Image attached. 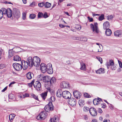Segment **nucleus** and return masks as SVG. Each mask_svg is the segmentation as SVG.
Returning a JSON list of instances; mask_svg holds the SVG:
<instances>
[{"label": "nucleus", "instance_id": "obj_1", "mask_svg": "<svg viewBox=\"0 0 122 122\" xmlns=\"http://www.w3.org/2000/svg\"><path fill=\"white\" fill-rule=\"evenodd\" d=\"M30 58V62L31 65L32 67L33 66L36 67H38L40 63V59L38 56H35L33 58L32 57H29Z\"/></svg>", "mask_w": 122, "mask_h": 122}, {"label": "nucleus", "instance_id": "obj_2", "mask_svg": "<svg viewBox=\"0 0 122 122\" xmlns=\"http://www.w3.org/2000/svg\"><path fill=\"white\" fill-rule=\"evenodd\" d=\"M50 77L47 76H44L42 75H40L39 77V81H42L44 82L45 83V87L47 89L48 84L47 83H49V82L50 80Z\"/></svg>", "mask_w": 122, "mask_h": 122}, {"label": "nucleus", "instance_id": "obj_3", "mask_svg": "<svg viewBox=\"0 0 122 122\" xmlns=\"http://www.w3.org/2000/svg\"><path fill=\"white\" fill-rule=\"evenodd\" d=\"M30 61V57H28L27 58L26 61H25L24 60L22 61H21L22 66L23 67L24 66L25 68H23L24 70H26L28 68V66L30 67H32V66H30L31 65Z\"/></svg>", "mask_w": 122, "mask_h": 122}, {"label": "nucleus", "instance_id": "obj_4", "mask_svg": "<svg viewBox=\"0 0 122 122\" xmlns=\"http://www.w3.org/2000/svg\"><path fill=\"white\" fill-rule=\"evenodd\" d=\"M50 80L49 82V83H47L48 84V86L47 90L50 92L51 91V90L50 87L51 86L54 84L56 82V79L55 77H52L51 78L50 77Z\"/></svg>", "mask_w": 122, "mask_h": 122}, {"label": "nucleus", "instance_id": "obj_5", "mask_svg": "<svg viewBox=\"0 0 122 122\" xmlns=\"http://www.w3.org/2000/svg\"><path fill=\"white\" fill-rule=\"evenodd\" d=\"M16 48L17 49H20L19 47H14L13 48L11 49H10L8 51V57L10 58L13 56L16 53H17L19 52L18 50L15 51L13 50L14 49Z\"/></svg>", "mask_w": 122, "mask_h": 122}, {"label": "nucleus", "instance_id": "obj_6", "mask_svg": "<svg viewBox=\"0 0 122 122\" xmlns=\"http://www.w3.org/2000/svg\"><path fill=\"white\" fill-rule=\"evenodd\" d=\"M47 114L46 111L41 112L37 117V119L40 120H43L46 118Z\"/></svg>", "mask_w": 122, "mask_h": 122}, {"label": "nucleus", "instance_id": "obj_7", "mask_svg": "<svg viewBox=\"0 0 122 122\" xmlns=\"http://www.w3.org/2000/svg\"><path fill=\"white\" fill-rule=\"evenodd\" d=\"M44 109L46 112H49L51 110H53V107L51 102H50L48 104L46 105Z\"/></svg>", "mask_w": 122, "mask_h": 122}, {"label": "nucleus", "instance_id": "obj_8", "mask_svg": "<svg viewBox=\"0 0 122 122\" xmlns=\"http://www.w3.org/2000/svg\"><path fill=\"white\" fill-rule=\"evenodd\" d=\"M62 95L63 97L66 99L70 98L71 96V94L70 92L66 91L62 92Z\"/></svg>", "mask_w": 122, "mask_h": 122}, {"label": "nucleus", "instance_id": "obj_9", "mask_svg": "<svg viewBox=\"0 0 122 122\" xmlns=\"http://www.w3.org/2000/svg\"><path fill=\"white\" fill-rule=\"evenodd\" d=\"M14 68L16 71H19L21 70L23 67L21 64L18 63H15L13 64Z\"/></svg>", "mask_w": 122, "mask_h": 122}, {"label": "nucleus", "instance_id": "obj_10", "mask_svg": "<svg viewBox=\"0 0 122 122\" xmlns=\"http://www.w3.org/2000/svg\"><path fill=\"white\" fill-rule=\"evenodd\" d=\"M68 103L69 104L72 106H74L76 104V101L75 98H70L68 101Z\"/></svg>", "mask_w": 122, "mask_h": 122}, {"label": "nucleus", "instance_id": "obj_11", "mask_svg": "<svg viewBox=\"0 0 122 122\" xmlns=\"http://www.w3.org/2000/svg\"><path fill=\"white\" fill-rule=\"evenodd\" d=\"M46 69V71L48 74H51L53 73V70L52 69V65L51 64L49 63L47 64Z\"/></svg>", "mask_w": 122, "mask_h": 122}, {"label": "nucleus", "instance_id": "obj_12", "mask_svg": "<svg viewBox=\"0 0 122 122\" xmlns=\"http://www.w3.org/2000/svg\"><path fill=\"white\" fill-rule=\"evenodd\" d=\"M89 112L90 114L93 116H96L97 114L96 109L94 108L91 107L89 109Z\"/></svg>", "mask_w": 122, "mask_h": 122}, {"label": "nucleus", "instance_id": "obj_13", "mask_svg": "<svg viewBox=\"0 0 122 122\" xmlns=\"http://www.w3.org/2000/svg\"><path fill=\"white\" fill-rule=\"evenodd\" d=\"M33 86L38 91L40 90V88L41 86V83L39 81H36L34 83Z\"/></svg>", "mask_w": 122, "mask_h": 122}, {"label": "nucleus", "instance_id": "obj_14", "mask_svg": "<svg viewBox=\"0 0 122 122\" xmlns=\"http://www.w3.org/2000/svg\"><path fill=\"white\" fill-rule=\"evenodd\" d=\"M75 97L77 99H79L81 96V93L78 91H75L73 92Z\"/></svg>", "mask_w": 122, "mask_h": 122}, {"label": "nucleus", "instance_id": "obj_15", "mask_svg": "<svg viewBox=\"0 0 122 122\" xmlns=\"http://www.w3.org/2000/svg\"><path fill=\"white\" fill-rule=\"evenodd\" d=\"M47 66V65L44 63H42L41 65L40 69L43 73H44L46 71Z\"/></svg>", "mask_w": 122, "mask_h": 122}, {"label": "nucleus", "instance_id": "obj_16", "mask_svg": "<svg viewBox=\"0 0 122 122\" xmlns=\"http://www.w3.org/2000/svg\"><path fill=\"white\" fill-rule=\"evenodd\" d=\"M101 101L102 102V99L98 98V99H94L93 101V102L94 105H96L100 104Z\"/></svg>", "mask_w": 122, "mask_h": 122}, {"label": "nucleus", "instance_id": "obj_17", "mask_svg": "<svg viewBox=\"0 0 122 122\" xmlns=\"http://www.w3.org/2000/svg\"><path fill=\"white\" fill-rule=\"evenodd\" d=\"M115 36L120 37L122 35V30H118L115 31L114 32Z\"/></svg>", "mask_w": 122, "mask_h": 122}, {"label": "nucleus", "instance_id": "obj_18", "mask_svg": "<svg viewBox=\"0 0 122 122\" xmlns=\"http://www.w3.org/2000/svg\"><path fill=\"white\" fill-rule=\"evenodd\" d=\"M110 26V23L108 21L105 22L103 24V28L104 30L109 29Z\"/></svg>", "mask_w": 122, "mask_h": 122}, {"label": "nucleus", "instance_id": "obj_19", "mask_svg": "<svg viewBox=\"0 0 122 122\" xmlns=\"http://www.w3.org/2000/svg\"><path fill=\"white\" fill-rule=\"evenodd\" d=\"M61 87L63 88L68 87L69 86L68 83L65 81H63L62 82L61 84Z\"/></svg>", "mask_w": 122, "mask_h": 122}, {"label": "nucleus", "instance_id": "obj_20", "mask_svg": "<svg viewBox=\"0 0 122 122\" xmlns=\"http://www.w3.org/2000/svg\"><path fill=\"white\" fill-rule=\"evenodd\" d=\"M33 76V74L31 72H29L26 74V77L28 79H31Z\"/></svg>", "mask_w": 122, "mask_h": 122}, {"label": "nucleus", "instance_id": "obj_21", "mask_svg": "<svg viewBox=\"0 0 122 122\" xmlns=\"http://www.w3.org/2000/svg\"><path fill=\"white\" fill-rule=\"evenodd\" d=\"M13 15L15 18H18L20 16V13L19 11H16L14 12Z\"/></svg>", "mask_w": 122, "mask_h": 122}, {"label": "nucleus", "instance_id": "obj_22", "mask_svg": "<svg viewBox=\"0 0 122 122\" xmlns=\"http://www.w3.org/2000/svg\"><path fill=\"white\" fill-rule=\"evenodd\" d=\"M7 11V13L6 14L8 17L10 18L11 17L12 15V10L10 8H8Z\"/></svg>", "mask_w": 122, "mask_h": 122}, {"label": "nucleus", "instance_id": "obj_23", "mask_svg": "<svg viewBox=\"0 0 122 122\" xmlns=\"http://www.w3.org/2000/svg\"><path fill=\"white\" fill-rule=\"evenodd\" d=\"M62 92L61 89H58L57 92L56 96L59 97H62Z\"/></svg>", "mask_w": 122, "mask_h": 122}, {"label": "nucleus", "instance_id": "obj_24", "mask_svg": "<svg viewBox=\"0 0 122 122\" xmlns=\"http://www.w3.org/2000/svg\"><path fill=\"white\" fill-rule=\"evenodd\" d=\"M114 63L113 61L112 60H110L109 62H107L106 63L107 67L108 68V67L110 66L113 65Z\"/></svg>", "mask_w": 122, "mask_h": 122}, {"label": "nucleus", "instance_id": "obj_25", "mask_svg": "<svg viewBox=\"0 0 122 122\" xmlns=\"http://www.w3.org/2000/svg\"><path fill=\"white\" fill-rule=\"evenodd\" d=\"M50 121L51 122H58V117L57 116H55L53 118H51Z\"/></svg>", "mask_w": 122, "mask_h": 122}, {"label": "nucleus", "instance_id": "obj_26", "mask_svg": "<svg viewBox=\"0 0 122 122\" xmlns=\"http://www.w3.org/2000/svg\"><path fill=\"white\" fill-rule=\"evenodd\" d=\"M80 64L81 66L80 69L83 71L86 70V68L85 64L83 62H82Z\"/></svg>", "mask_w": 122, "mask_h": 122}, {"label": "nucleus", "instance_id": "obj_27", "mask_svg": "<svg viewBox=\"0 0 122 122\" xmlns=\"http://www.w3.org/2000/svg\"><path fill=\"white\" fill-rule=\"evenodd\" d=\"M105 71L103 68H100L96 71L97 74H101L104 73Z\"/></svg>", "mask_w": 122, "mask_h": 122}, {"label": "nucleus", "instance_id": "obj_28", "mask_svg": "<svg viewBox=\"0 0 122 122\" xmlns=\"http://www.w3.org/2000/svg\"><path fill=\"white\" fill-rule=\"evenodd\" d=\"M105 31L106 35L107 36H110L112 34V32L111 30L109 29H106Z\"/></svg>", "mask_w": 122, "mask_h": 122}, {"label": "nucleus", "instance_id": "obj_29", "mask_svg": "<svg viewBox=\"0 0 122 122\" xmlns=\"http://www.w3.org/2000/svg\"><path fill=\"white\" fill-rule=\"evenodd\" d=\"M47 91L44 92L42 93L41 94V97L44 100H45L47 96Z\"/></svg>", "mask_w": 122, "mask_h": 122}, {"label": "nucleus", "instance_id": "obj_30", "mask_svg": "<svg viewBox=\"0 0 122 122\" xmlns=\"http://www.w3.org/2000/svg\"><path fill=\"white\" fill-rule=\"evenodd\" d=\"M76 39L77 40H80L83 41H86L87 40V38L85 37H77L76 38Z\"/></svg>", "mask_w": 122, "mask_h": 122}, {"label": "nucleus", "instance_id": "obj_31", "mask_svg": "<svg viewBox=\"0 0 122 122\" xmlns=\"http://www.w3.org/2000/svg\"><path fill=\"white\" fill-rule=\"evenodd\" d=\"M79 103L80 106L82 107L85 104V102L84 100L80 99L79 100Z\"/></svg>", "mask_w": 122, "mask_h": 122}, {"label": "nucleus", "instance_id": "obj_32", "mask_svg": "<svg viewBox=\"0 0 122 122\" xmlns=\"http://www.w3.org/2000/svg\"><path fill=\"white\" fill-rule=\"evenodd\" d=\"M13 60L16 61H19L21 60V58L18 56L16 55L14 57Z\"/></svg>", "mask_w": 122, "mask_h": 122}, {"label": "nucleus", "instance_id": "obj_33", "mask_svg": "<svg viewBox=\"0 0 122 122\" xmlns=\"http://www.w3.org/2000/svg\"><path fill=\"white\" fill-rule=\"evenodd\" d=\"M15 117L14 114H10L9 116V118L10 122L12 121Z\"/></svg>", "mask_w": 122, "mask_h": 122}, {"label": "nucleus", "instance_id": "obj_34", "mask_svg": "<svg viewBox=\"0 0 122 122\" xmlns=\"http://www.w3.org/2000/svg\"><path fill=\"white\" fill-rule=\"evenodd\" d=\"M94 25L95 29V31L97 33H98L99 32V30L97 26L98 24L97 22H96L94 23Z\"/></svg>", "mask_w": 122, "mask_h": 122}, {"label": "nucleus", "instance_id": "obj_35", "mask_svg": "<svg viewBox=\"0 0 122 122\" xmlns=\"http://www.w3.org/2000/svg\"><path fill=\"white\" fill-rule=\"evenodd\" d=\"M51 6V4L48 2H46L44 4V6L45 8H49Z\"/></svg>", "mask_w": 122, "mask_h": 122}, {"label": "nucleus", "instance_id": "obj_36", "mask_svg": "<svg viewBox=\"0 0 122 122\" xmlns=\"http://www.w3.org/2000/svg\"><path fill=\"white\" fill-rule=\"evenodd\" d=\"M104 19V15L103 14H102L99 17L98 20L99 21H102Z\"/></svg>", "mask_w": 122, "mask_h": 122}, {"label": "nucleus", "instance_id": "obj_37", "mask_svg": "<svg viewBox=\"0 0 122 122\" xmlns=\"http://www.w3.org/2000/svg\"><path fill=\"white\" fill-rule=\"evenodd\" d=\"M2 12V13L4 14H6L7 13V11L8 10V9H6L5 8H3L2 9V10H1Z\"/></svg>", "mask_w": 122, "mask_h": 122}, {"label": "nucleus", "instance_id": "obj_38", "mask_svg": "<svg viewBox=\"0 0 122 122\" xmlns=\"http://www.w3.org/2000/svg\"><path fill=\"white\" fill-rule=\"evenodd\" d=\"M36 16V15L34 14H31L30 15V18L31 19H34L35 18Z\"/></svg>", "mask_w": 122, "mask_h": 122}, {"label": "nucleus", "instance_id": "obj_39", "mask_svg": "<svg viewBox=\"0 0 122 122\" xmlns=\"http://www.w3.org/2000/svg\"><path fill=\"white\" fill-rule=\"evenodd\" d=\"M34 80H32L31 82L30 83L28 84V85L30 87L32 86V85L34 84Z\"/></svg>", "mask_w": 122, "mask_h": 122}, {"label": "nucleus", "instance_id": "obj_40", "mask_svg": "<svg viewBox=\"0 0 122 122\" xmlns=\"http://www.w3.org/2000/svg\"><path fill=\"white\" fill-rule=\"evenodd\" d=\"M84 96L85 97L87 98H90L91 97V96L89 94L86 92L84 93Z\"/></svg>", "mask_w": 122, "mask_h": 122}, {"label": "nucleus", "instance_id": "obj_41", "mask_svg": "<svg viewBox=\"0 0 122 122\" xmlns=\"http://www.w3.org/2000/svg\"><path fill=\"white\" fill-rule=\"evenodd\" d=\"M90 26L91 28V29L94 32L95 31V27L92 24H90Z\"/></svg>", "mask_w": 122, "mask_h": 122}, {"label": "nucleus", "instance_id": "obj_42", "mask_svg": "<svg viewBox=\"0 0 122 122\" xmlns=\"http://www.w3.org/2000/svg\"><path fill=\"white\" fill-rule=\"evenodd\" d=\"M22 19L24 20H25L26 18V13L25 12H23L22 13Z\"/></svg>", "mask_w": 122, "mask_h": 122}, {"label": "nucleus", "instance_id": "obj_43", "mask_svg": "<svg viewBox=\"0 0 122 122\" xmlns=\"http://www.w3.org/2000/svg\"><path fill=\"white\" fill-rule=\"evenodd\" d=\"M31 96L35 99L37 100H38V97L34 94H32L31 95Z\"/></svg>", "mask_w": 122, "mask_h": 122}, {"label": "nucleus", "instance_id": "obj_44", "mask_svg": "<svg viewBox=\"0 0 122 122\" xmlns=\"http://www.w3.org/2000/svg\"><path fill=\"white\" fill-rule=\"evenodd\" d=\"M113 18V16L112 15L110 16L108 15L107 17V19L108 20H111Z\"/></svg>", "mask_w": 122, "mask_h": 122}, {"label": "nucleus", "instance_id": "obj_45", "mask_svg": "<svg viewBox=\"0 0 122 122\" xmlns=\"http://www.w3.org/2000/svg\"><path fill=\"white\" fill-rule=\"evenodd\" d=\"M43 14L42 13L39 12L38 14V18H40L43 16Z\"/></svg>", "mask_w": 122, "mask_h": 122}, {"label": "nucleus", "instance_id": "obj_46", "mask_svg": "<svg viewBox=\"0 0 122 122\" xmlns=\"http://www.w3.org/2000/svg\"><path fill=\"white\" fill-rule=\"evenodd\" d=\"M89 109L88 107H84L83 108L84 111L86 112L88 110H89Z\"/></svg>", "mask_w": 122, "mask_h": 122}, {"label": "nucleus", "instance_id": "obj_47", "mask_svg": "<svg viewBox=\"0 0 122 122\" xmlns=\"http://www.w3.org/2000/svg\"><path fill=\"white\" fill-rule=\"evenodd\" d=\"M14 97V95L12 94H10L9 95V98L11 99H13V98Z\"/></svg>", "mask_w": 122, "mask_h": 122}, {"label": "nucleus", "instance_id": "obj_48", "mask_svg": "<svg viewBox=\"0 0 122 122\" xmlns=\"http://www.w3.org/2000/svg\"><path fill=\"white\" fill-rule=\"evenodd\" d=\"M76 29L80 30L81 29V26L80 25H77L76 26Z\"/></svg>", "mask_w": 122, "mask_h": 122}, {"label": "nucleus", "instance_id": "obj_49", "mask_svg": "<svg viewBox=\"0 0 122 122\" xmlns=\"http://www.w3.org/2000/svg\"><path fill=\"white\" fill-rule=\"evenodd\" d=\"M3 16V14L2 11L0 10V19H1Z\"/></svg>", "mask_w": 122, "mask_h": 122}, {"label": "nucleus", "instance_id": "obj_50", "mask_svg": "<svg viewBox=\"0 0 122 122\" xmlns=\"http://www.w3.org/2000/svg\"><path fill=\"white\" fill-rule=\"evenodd\" d=\"M98 60L100 62L101 64H102V59L99 57H97Z\"/></svg>", "mask_w": 122, "mask_h": 122}, {"label": "nucleus", "instance_id": "obj_51", "mask_svg": "<svg viewBox=\"0 0 122 122\" xmlns=\"http://www.w3.org/2000/svg\"><path fill=\"white\" fill-rule=\"evenodd\" d=\"M43 16L44 18H46L48 17V16L47 15V13L46 12H45L44 14H43Z\"/></svg>", "mask_w": 122, "mask_h": 122}, {"label": "nucleus", "instance_id": "obj_52", "mask_svg": "<svg viewBox=\"0 0 122 122\" xmlns=\"http://www.w3.org/2000/svg\"><path fill=\"white\" fill-rule=\"evenodd\" d=\"M38 5L40 7H42L44 5V4L43 2L40 3L38 4Z\"/></svg>", "mask_w": 122, "mask_h": 122}, {"label": "nucleus", "instance_id": "obj_53", "mask_svg": "<svg viewBox=\"0 0 122 122\" xmlns=\"http://www.w3.org/2000/svg\"><path fill=\"white\" fill-rule=\"evenodd\" d=\"M111 66V68L112 70H115L116 68V66L114 64L113 65L111 66Z\"/></svg>", "mask_w": 122, "mask_h": 122}, {"label": "nucleus", "instance_id": "obj_54", "mask_svg": "<svg viewBox=\"0 0 122 122\" xmlns=\"http://www.w3.org/2000/svg\"><path fill=\"white\" fill-rule=\"evenodd\" d=\"M101 106L102 107L104 108L106 107V106L105 103H104L101 104Z\"/></svg>", "mask_w": 122, "mask_h": 122}, {"label": "nucleus", "instance_id": "obj_55", "mask_svg": "<svg viewBox=\"0 0 122 122\" xmlns=\"http://www.w3.org/2000/svg\"><path fill=\"white\" fill-rule=\"evenodd\" d=\"M88 19L89 20V22H92L93 21V19L92 18H90V17L88 16L87 17Z\"/></svg>", "mask_w": 122, "mask_h": 122}, {"label": "nucleus", "instance_id": "obj_56", "mask_svg": "<svg viewBox=\"0 0 122 122\" xmlns=\"http://www.w3.org/2000/svg\"><path fill=\"white\" fill-rule=\"evenodd\" d=\"M118 61L119 65L120 67L121 68H122V63L119 60H118Z\"/></svg>", "mask_w": 122, "mask_h": 122}, {"label": "nucleus", "instance_id": "obj_57", "mask_svg": "<svg viewBox=\"0 0 122 122\" xmlns=\"http://www.w3.org/2000/svg\"><path fill=\"white\" fill-rule=\"evenodd\" d=\"M5 67V65L3 64H0V69H1Z\"/></svg>", "mask_w": 122, "mask_h": 122}, {"label": "nucleus", "instance_id": "obj_58", "mask_svg": "<svg viewBox=\"0 0 122 122\" xmlns=\"http://www.w3.org/2000/svg\"><path fill=\"white\" fill-rule=\"evenodd\" d=\"M98 112L101 113H102V111L101 108H99L98 110Z\"/></svg>", "mask_w": 122, "mask_h": 122}, {"label": "nucleus", "instance_id": "obj_59", "mask_svg": "<svg viewBox=\"0 0 122 122\" xmlns=\"http://www.w3.org/2000/svg\"><path fill=\"white\" fill-rule=\"evenodd\" d=\"M84 118L85 120H87L88 119V117L87 115H85L84 116Z\"/></svg>", "mask_w": 122, "mask_h": 122}, {"label": "nucleus", "instance_id": "obj_60", "mask_svg": "<svg viewBox=\"0 0 122 122\" xmlns=\"http://www.w3.org/2000/svg\"><path fill=\"white\" fill-rule=\"evenodd\" d=\"M59 25V26L61 28H63L65 27V25L61 24H60Z\"/></svg>", "mask_w": 122, "mask_h": 122}, {"label": "nucleus", "instance_id": "obj_61", "mask_svg": "<svg viewBox=\"0 0 122 122\" xmlns=\"http://www.w3.org/2000/svg\"><path fill=\"white\" fill-rule=\"evenodd\" d=\"M29 95L28 94H25L23 95V98H24L26 97H29Z\"/></svg>", "mask_w": 122, "mask_h": 122}, {"label": "nucleus", "instance_id": "obj_62", "mask_svg": "<svg viewBox=\"0 0 122 122\" xmlns=\"http://www.w3.org/2000/svg\"><path fill=\"white\" fill-rule=\"evenodd\" d=\"M15 83V81H13L12 82H11L9 84V86H11V85H12V84H14Z\"/></svg>", "mask_w": 122, "mask_h": 122}, {"label": "nucleus", "instance_id": "obj_63", "mask_svg": "<svg viewBox=\"0 0 122 122\" xmlns=\"http://www.w3.org/2000/svg\"><path fill=\"white\" fill-rule=\"evenodd\" d=\"M103 122H109V120L107 119H105L104 120Z\"/></svg>", "mask_w": 122, "mask_h": 122}, {"label": "nucleus", "instance_id": "obj_64", "mask_svg": "<svg viewBox=\"0 0 122 122\" xmlns=\"http://www.w3.org/2000/svg\"><path fill=\"white\" fill-rule=\"evenodd\" d=\"M92 122H97L96 119H94L92 121Z\"/></svg>", "mask_w": 122, "mask_h": 122}]
</instances>
